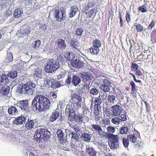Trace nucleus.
Segmentation results:
<instances>
[{
	"mask_svg": "<svg viewBox=\"0 0 156 156\" xmlns=\"http://www.w3.org/2000/svg\"><path fill=\"white\" fill-rule=\"evenodd\" d=\"M51 105L49 99L43 95L36 96L31 103V108L33 110L42 112L48 110Z\"/></svg>",
	"mask_w": 156,
	"mask_h": 156,
	"instance_id": "1",
	"label": "nucleus"
},
{
	"mask_svg": "<svg viewBox=\"0 0 156 156\" xmlns=\"http://www.w3.org/2000/svg\"><path fill=\"white\" fill-rule=\"evenodd\" d=\"M17 87V91L21 94H29L32 95L34 91L35 84L31 82H27L22 84Z\"/></svg>",
	"mask_w": 156,
	"mask_h": 156,
	"instance_id": "2",
	"label": "nucleus"
},
{
	"mask_svg": "<svg viewBox=\"0 0 156 156\" xmlns=\"http://www.w3.org/2000/svg\"><path fill=\"white\" fill-rule=\"evenodd\" d=\"M9 76L3 74L1 76H0V96L3 95H7L10 91V87H7L6 88L4 87L3 85H7L9 82Z\"/></svg>",
	"mask_w": 156,
	"mask_h": 156,
	"instance_id": "3",
	"label": "nucleus"
},
{
	"mask_svg": "<svg viewBox=\"0 0 156 156\" xmlns=\"http://www.w3.org/2000/svg\"><path fill=\"white\" fill-rule=\"evenodd\" d=\"M51 134L50 132L47 129L39 128L37 129L34 135L36 139L39 140L42 142V140L47 141L50 137Z\"/></svg>",
	"mask_w": 156,
	"mask_h": 156,
	"instance_id": "4",
	"label": "nucleus"
},
{
	"mask_svg": "<svg viewBox=\"0 0 156 156\" xmlns=\"http://www.w3.org/2000/svg\"><path fill=\"white\" fill-rule=\"evenodd\" d=\"M59 67V62H56L53 59H50L47 63L44 69L47 73H52L58 69Z\"/></svg>",
	"mask_w": 156,
	"mask_h": 156,
	"instance_id": "5",
	"label": "nucleus"
},
{
	"mask_svg": "<svg viewBox=\"0 0 156 156\" xmlns=\"http://www.w3.org/2000/svg\"><path fill=\"white\" fill-rule=\"evenodd\" d=\"M66 113L69 115L68 119L70 121H74L76 116V111L72 104L67 105L66 109Z\"/></svg>",
	"mask_w": 156,
	"mask_h": 156,
	"instance_id": "6",
	"label": "nucleus"
},
{
	"mask_svg": "<svg viewBox=\"0 0 156 156\" xmlns=\"http://www.w3.org/2000/svg\"><path fill=\"white\" fill-rule=\"evenodd\" d=\"M101 83L100 88L102 90L105 92L110 91V88L112 87V83L108 79H104L101 80Z\"/></svg>",
	"mask_w": 156,
	"mask_h": 156,
	"instance_id": "7",
	"label": "nucleus"
},
{
	"mask_svg": "<svg viewBox=\"0 0 156 156\" xmlns=\"http://www.w3.org/2000/svg\"><path fill=\"white\" fill-rule=\"evenodd\" d=\"M53 15L55 20L58 22H62L66 19V15L65 12L63 10H55Z\"/></svg>",
	"mask_w": 156,
	"mask_h": 156,
	"instance_id": "8",
	"label": "nucleus"
},
{
	"mask_svg": "<svg viewBox=\"0 0 156 156\" xmlns=\"http://www.w3.org/2000/svg\"><path fill=\"white\" fill-rule=\"evenodd\" d=\"M28 104V100H22L18 101L16 104V106L19 107L23 111L28 113L30 110Z\"/></svg>",
	"mask_w": 156,
	"mask_h": 156,
	"instance_id": "9",
	"label": "nucleus"
},
{
	"mask_svg": "<svg viewBox=\"0 0 156 156\" xmlns=\"http://www.w3.org/2000/svg\"><path fill=\"white\" fill-rule=\"evenodd\" d=\"M109 137L110 139V146L112 149H116L119 146L118 136V135L114 134H109Z\"/></svg>",
	"mask_w": 156,
	"mask_h": 156,
	"instance_id": "10",
	"label": "nucleus"
},
{
	"mask_svg": "<svg viewBox=\"0 0 156 156\" xmlns=\"http://www.w3.org/2000/svg\"><path fill=\"white\" fill-rule=\"evenodd\" d=\"M30 28L29 26L24 25L21 27L20 30L17 33V35L20 36V34L23 37H26L30 34Z\"/></svg>",
	"mask_w": 156,
	"mask_h": 156,
	"instance_id": "11",
	"label": "nucleus"
},
{
	"mask_svg": "<svg viewBox=\"0 0 156 156\" xmlns=\"http://www.w3.org/2000/svg\"><path fill=\"white\" fill-rule=\"evenodd\" d=\"M91 129L92 131L97 132L101 137H104L105 134H107L103 130L100 124H93L91 125Z\"/></svg>",
	"mask_w": 156,
	"mask_h": 156,
	"instance_id": "12",
	"label": "nucleus"
},
{
	"mask_svg": "<svg viewBox=\"0 0 156 156\" xmlns=\"http://www.w3.org/2000/svg\"><path fill=\"white\" fill-rule=\"evenodd\" d=\"M66 46L64 41L61 39H59L55 42V48L58 51H62L65 49Z\"/></svg>",
	"mask_w": 156,
	"mask_h": 156,
	"instance_id": "13",
	"label": "nucleus"
},
{
	"mask_svg": "<svg viewBox=\"0 0 156 156\" xmlns=\"http://www.w3.org/2000/svg\"><path fill=\"white\" fill-rule=\"evenodd\" d=\"M71 64L73 67L76 69L83 68L85 66L84 62L79 59L73 60L71 61Z\"/></svg>",
	"mask_w": 156,
	"mask_h": 156,
	"instance_id": "14",
	"label": "nucleus"
},
{
	"mask_svg": "<svg viewBox=\"0 0 156 156\" xmlns=\"http://www.w3.org/2000/svg\"><path fill=\"white\" fill-rule=\"evenodd\" d=\"M37 125V122L36 119L30 120L29 118L27 122L25 124V126L27 130H29L35 128Z\"/></svg>",
	"mask_w": 156,
	"mask_h": 156,
	"instance_id": "15",
	"label": "nucleus"
},
{
	"mask_svg": "<svg viewBox=\"0 0 156 156\" xmlns=\"http://www.w3.org/2000/svg\"><path fill=\"white\" fill-rule=\"evenodd\" d=\"M111 108L113 115L115 116L119 115L122 112V108L119 105H116L112 106Z\"/></svg>",
	"mask_w": 156,
	"mask_h": 156,
	"instance_id": "16",
	"label": "nucleus"
},
{
	"mask_svg": "<svg viewBox=\"0 0 156 156\" xmlns=\"http://www.w3.org/2000/svg\"><path fill=\"white\" fill-rule=\"evenodd\" d=\"M97 144L98 148L104 154L107 152V145L106 143L100 141L97 142Z\"/></svg>",
	"mask_w": 156,
	"mask_h": 156,
	"instance_id": "17",
	"label": "nucleus"
},
{
	"mask_svg": "<svg viewBox=\"0 0 156 156\" xmlns=\"http://www.w3.org/2000/svg\"><path fill=\"white\" fill-rule=\"evenodd\" d=\"M27 119L23 116L16 118L13 121V123L16 125H22L25 123Z\"/></svg>",
	"mask_w": 156,
	"mask_h": 156,
	"instance_id": "18",
	"label": "nucleus"
},
{
	"mask_svg": "<svg viewBox=\"0 0 156 156\" xmlns=\"http://www.w3.org/2000/svg\"><path fill=\"white\" fill-rule=\"evenodd\" d=\"M108 105H112L115 104L117 102V98L115 95L113 94L109 95L108 96Z\"/></svg>",
	"mask_w": 156,
	"mask_h": 156,
	"instance_id": "19",
	"label": "nucleus"
},
{
	"mask_svg": "<svg viewBox=\"0 0 156 156\" xmlns=\"http://www.w3.org/2000/svg\"><path fill=\"white\" fill-rule=\"evenodd\" d=\"M80 77L83 79V81H89L91 82L93 76L88 73H84L80 74Z\"/></svg>",
	"mask_w": 156,
	"mask_h": 156,
	"instance_id": "20",
	"label": "nucleus"
},
{
	"mask_svg": "<svg viewBox=\"0 0 156 156\" xmlns=\"http://www.w3.org/2000/svg\"><path fill=\"white\" fill-rule=\"evenodd\" d=\"M130 126L129 125H125L122 127L120 130V133L122 134H127L131 131Z\"/></svg>",
	"mask_w": 156,
	"mask_h": 156,
	"instance_id": "21",
	"label": "nucleus"
},
{
	"mask_svg": "<svg viewBox=\"0 0 156 156\" xmlns=\"http://www.w3.org/2000/svg\"><path fill=\"white\" fill-rule=\"evenodd\" d=\"M70 46L72 49L75 51H79L80 44L76 41H71L70 43Z\"/></svg>",
	"mask_w": 156,
	"mask_h": 156,
	"instance_id": "22",
	"label": "nucleus"
},
{
	"mask_svg": "<svg viewBox=\"0 0 156 156\" xmlns=\"http://www.w3.org/2000/svg\"><path fill=\"white\" fill-rule=\"evenodd\" d=\"M100 97L101 96H100L98 98H97L95 99V105L94 108V110L95 111L96 109H97V110L98 111L101 110L100 105L102 103V101Z\"/></svg>",
	"mask_w": 156,
	"mask_h": 156,
	"instance_id": "23",
	"label": "nucleus"
},
{
	"mask_svg": "<svg viewBox=\"0 0 156 156\" xmlns=\"http://www.w3.org/2000/svg\"><path fill=\"white\" fill-rule=\"evenodd\" d=\"M54 81V80L53 79L49 77H47L45 79L44 84L46 87H48L51 86L52 87H53L52 84Z\"/></svg>",
	"mask_w": 156,
	"mask_h": 156,
	"instance_id": "24",
	"label": "nucleus"
},
{
	"mask_svg": "<svg viewBox=\"0 0 156 156\" xmlns=\"http://www.w3.org/2000/svg\"><path fill=\"white\" fill-rule=\"evenodd\" d=\"M59 114V112L58 111L55 110V112H52L50 116V121L53 122L56 120L58 117Z\"/></svg>",
	"mask_w": 156,
	"mask_h": 156,
	"instance_id": "25",
	"label": "nucleus"
},
{
	"mask_svg": "<svg viewBox=\"0 0 156 156\" xmlns=\"http://www.w3.org/2000/svg\"><path fill=\"white\" fill-rule=\"evenodd\" d=\"M81 81L80 78L76 75H73L72 76V83L75 86H76Z\"/></svg>",
	"mask_w": 156,
	"mask_h": 156,
	"instance_id": "26",
	"label": "nucleus"
},
{
	"mask_svg": "<svg viewBox=\"0 0 156 156\" xmlns=\"http://www.w3.org/2000/svg\"><path fill=\"white\" fill-rule=\"evenodd\" d=\"M137 137L133 134H131L127 136V139L130 141L132 143L135 144V145H136L138 143L137 141Z\"/></svg>",
	"mask_w": 156,
	"mask_h": 156,
	"instance_id": "27",
	"label": "nucleus"
},
{
	"mask_svg": "<svg viewBox=\"0 0 156 156\" xmlns=\"http://www.w3.org/2000/svg\"><path fill=\"white\" fill-rule=\"evenodd\" d=\"M8 112L10 115H15L18 113V112L15 107L12 106L9 108Z\"/></svg>",
	"mask_w": 156,
	"mask_h": 156,
	"instance_id": "28",
	"label": "nucleus"
},
{
	"mask_svg": "<svg viewBox=\"0 0 156 156\" xmlns=\"http://www.w3.org/2000/svg\"><path fill=\"white\" fill-rule=\"evenodd\" d=\"M23 10L21 8H17L14 12V16L15 18H19L22 16Z\"/></svg>",
	"mask_w": 156,
	"mask_h": 156,
	"instance_id": "29",
	"label": "nucleus"
},
{
	"mask_svg": "<svg viewBox=\"0 0 156 156\" xmlns=\"http://www.w3.org/2000/svg\"><path fill=\"white\" fill-rule=\"evenodd\" d=\"M81 137L82 139L85 141L88 142L90 140L91 138V136L88 133H82L81 134Z\"/></svg>",
	"mask_w": 156,
	"mask_h": 156,
	"instance_id": "30",
	"label": "nucleus"
},
{
	"mask_svg": "<svg viewBox=\"0 0 156 156\" xmlns=\"http://www.w3.org/2000/svg\"><path fill=\"white\" fill-rule=\"evenodd\" d=\"M106 129L108 133H107L106 134L109 138V134H113V133H114L115 131V128L111 126H109Z\"/></svg>",
	"mask_w": 156,
	"mask_h": 156,
	"instance_id": "31",
	"label": "nucleus"
},
{
	"mask_svg": "<svg viewBox=\"0 0 156 156\" xmlns=\"http://www.w3.org/2000/svg\"><path fill=\"white\" fill-rule=\"evenodd\" d=\"M78 8L76 6H74L71 7L70 9V12L69 13V17L72 18L75 15L76 12L78 11Z\"/></svg>",
	"mask_w": 156,
	"mask_h": 156,
	"instance_id": "32",
	"label": "nucleus"
},
{
	"mask_svg": "<svg viewBox=\"0 0 156 156\" xmlns=\"http://www.w3.org/2000/svg\"><path fill=\"white\" fill-rule=\"evenodd\" d=\"M64 57L66 60L68 61H72L74 60L73 59L75 58V56L72 53H66L64 54Z\"/></svg>",
	"mask_w": 156,
	"mask_h": 156,
	"instance_id": "33",
	"label": "nucleus"
},
{
	"mask_svg": "<svg viewBox=\"0 0 156 156\" xmlns=\"http://www.w3.org/2000/svg\"><path fill=\"white\" fill-rule=\"evenodd\" d=\"M13 57L12 53L7 52V57L4 60V62L6 63H9L12 61Z\"/></svg>",
	"mask_w": 156,
	"mask_h": 156,
	"instance_id": "34",
	"label": "nucleus"
},
{
	"mask_svg": "<svg viewBox=\"0 0 156 156\" xmlns=\"http://www.w3.org/2000/svg\"><path fill=\"white\" fill-rule=\"evenodd\" d=\"M71 140L73 141H76L78 143L80 139L77 134L74 132H72L71 135Z\"/></svg>",
	"mask_w": 156,
	"mask_h": 156,
	"instance_id": "35",
	"label": "nucleus"
},
{
	"mask_svg": "<svg viewBox=\"0 0 156 156\" xmlns=\"http://www.w3.org/2000/svg\"><path fill=\"white\" fill-rule=\"evenodd\" d=\"M87 151L90 156H96L97 152L91 147H89L87 149Z\"/></svg>",
	"mask_w": 156,
	"mask_h": 156,
	"instance_id": "36",
	"label": "nucleus"
},
{
	"mask_svg": "<svg viewBox=\"0 0 156 156\" xmlns=\"http://www.w3.org/2000/svg\"><path fill=\"white\" fill-rule=\"evenodd\" d=\"M42 70L40 69H36L35 70L34 77L35 78L37 79L41 77Z\"/></svg>",
	"mask_w": 156,
	"mask_h": 156,
	"instance_id": "37",
	"label": "nucleus"
},
{
	"mask_svg": "<svg viewBox=\"0 0 156 156\" xmlns=\"http://www.w3.org/2000/svg\"><path fill=\"white\" fill-rule=\"evenodd\" d=\"M95 5L94 1H89L88 2L87 5L85 6L84 10L86 11L88 10L90 8L94 7Z\"/></svg>",
	"mask_w": 156,
	"mask_h": 156,
	"instance_id": "38",
	"label": "nucleus"
},
{
	"mask_svg": "<svg viewBox=\"0 0 156 156\" xmlns=\"http://www.w3.org/2000/svg\"><path fill=\"white\" fill-rule=\"evenodd\" d=\"M90 53L94 55H97L99 52L100 50L99 48L98 47H96L93 46L90 49Z\"/></svg>",
	"mask_w": 156,
	"mask_h": 156,
	"instance_id": "39",
	"label": "nucleus"
},
{
	"mask_svg": "<svg viewBox=\"0 0 156 156\" xmlns=\"http://www.w3.org/2000/svg\"><path fill=\"white\" fill-rule=\"evenodd\" d=\"M82 108L83 110V115L85 116H87L91 113V112L90 111L89 108L87 107L86 106H83Z\"/></svg>",
	"mask_w": 156,
	"mask_h": 156,
	"instance_id": "40",
	"label": "nucleus"
},
{
	"mask_svg": "<svg viewBox=\"0 0 156 156\" xmlns=\"http://www.w3.org/2000/svg\"><path fill=\"white\" fill-rule=\"evenodd\" d=\"M73 128L74 130L76 132V133L80 134V133L82 134V133L83 132V130H82L83 128H81L78 127L77 125H75L73 127Z\"/></svg>",
	"mask_w": 156,
	"mask_h": 156,
	"instance_id": "41",
	"label": "nucleus"
},
{
	"mask_svg": "<svg viewBox=\"0 0 156 156\" xmlns=\"http://www.w3.org/2000/svg\"><path fill=\"white\" fill-rule=\"evenodd\" d=\"M89 93L92 96L96 95L99 93V90L95 87H93L91 89Z\"/></svg>",
	"mask_w": 156,
	"mask_h": 156,
	"instance_id": "42",
	"label": "nucleus"
},
{
	"mask_svg": "<svg viewBox=\"0 0 156 156\" xmlns=\"http://www.w3.org/2000/svg\"><path fill=\"white\" fill-rule=\"evenodd\" d=\"M74 108L75 109V111L79 109L81 107V102L80 101H78L77 102H75L72 103Z\"/></svg>",
	"mask_w": 156,
	"mask_h": 156,
	"instance_id": "43",
	"label": "nucleus"
},
{
	"mask_svg": "<svg viewBox=\"0 0 156 156\" xmlns=\"http://www.w3.org/2000/svg\"><path fill=\"white\" fill-rule=\"evenodd\" d=\"M8 75L10 78L14 79L17 76V72L16 71H11L8 74Z\"/></svg>",
	"mask_w": 156,
	"mask_h": 156,
	"instance_id": "44",
	"label": "nucleus"
},
{
	"mask_svg": "<svg viewBox=\"0 0 156 156\" xmlns=\"http://www.w3.org/2000/svg\"><path fill=\"white\" fill-rule=\"evenodd\" d=\"M41 43V41L39 40H37L36 41L34 42L33 43V47L36 49L39 48L40 46Z\"/></svg>",
	"mask_w": 156,
	"mask_h": 156,
	"instance_id": "45",
	"label": "nucleus"
},
{
	"mask_svg": "<svg viewBox=\"0 0 156 156\" xmlns=\"http://www.w3.org/2000/svg\"><path fill=\"white\" fill-rule=\"evenodd\" d=\"M66 132V131H65V129H63V130H59L57 131L56 133L59 140L60 138H61L64 133H65Z\"/></svg>",
	"mask_w": 156,
	"mask_h": 156,
	"instance_id": "46",
	"label": "nucleus"
},
{
	"mask_svg": "<svg viewBox=\"0 0 156 156\" xmlns=\"http://www.w3.org/2000/svg\"><path fill=\"white\" fill-rule=\"evenodd\" d=\"M93 46L98 47L99 48L101 45V43L100 41L98 40H96L94 41L93 43Z\"/></svg>",
	"mask_w": 156,
	"mask_h": 156,
	"instance_id": "47",
	"label": "nucleus"
},
{
	"mask_svg": "<svg viewBox=\"0 0 156 156\" xmlns=\"http://www.w3.org/2000/svg\"><path fill=\"white\" fill-rule=\"evenodd\" d=\"M112 122L114 124L119 125L121 122V121L119 118L115 117L112 119Z\"/></svg>",
	"mask_w": 156,
	"mask_h": 156,
	"instance_id": "48",
	"label": "nucleus"
},
{
	"mask_svg": "<svg viewBox=\"0 0 156 156\" xmlns=\"http://www.w3.org/2000/svg\"><path fill=\"white\" fill-rule=\"evenodd\" d=\"M135 26L137 32H141L143 29V27L140 24L135 23Z\"/></svg>",
	"mask_w": 156,
	"mask_h": 156,
	"instance_id": "49",
	"label": "nucleus"
},
{
	"mask_svg": "<svg viewBox=\"0 0 156 156\" xmlns=\"http://www.w3.org/2000/svg\"><path fill=\"white\" fill-rule=\"evenodd\" d=\"M147 5L144 4L139 7V10L142 12H145L147 11Z\"/></svg>",
	"mask_w": 156,
	"mask_h": 156,
	"instance_id": "50",
	"label": "nucleus"
},
{
	"mask_svg": "<svg viewBox=\"0 0 156 156\" xmlns=\"http://www.w3.org/2000/svg\"><path fill=\"white\" fill-rule=\"evenodd\" d=\"M131 86V91L133 93H135L137 90L136 87L134 82L131 81L130 83Z\"/></svg>",
	"mask_w": 156,
	"mask_h": 156,
	"instance_id": "51",
	"label": "nucleus"
},
{
	"mask_svg": "<svg viewBox=\"0 0 156 156\" xmlns=\"http://www.w3.org/2000/svg\"><path fill=\"white\" fill-rule=\"evenodd\" d=\"M97 9L94 8V9L90 10L88 12V15L89 17H91L94 14H96L97 12Z\"/></svg>",
	"mask_w": 156,
	"mask_h": 156,
	"instance_id": "52",
	"label": "nucleus"
},
{
	"mask_svg": "<svg viewBox=\"0 0 156 156\" xmlns=\"http://www.w3.org/2000/svg\"><path fill=\"white\" fill-rule=\"evenodd\" d=\"M95 111V120L96 121H98L99 120L100 118V115L99 114V112L100 111H98L97 110V109H96V111Z\"/></svg>",
	"mask_w": 156,
	"mask_h": 156,
	"instance_id": "53",
	"label": "nucleus"
},
{
	"mask_svg": "<svg viewBox=\"0 0 156 156\" xmlns=\"http://www.w3.org/2000/svg\"><path fill=\"white\" fill-rule=\"evenodd\" d=\"M75 31L76 35L81 36L83 32V30L81 28H77L76 29Z\"/></svg>",
	"mask_w": 156,
	"mask_h": 156,
	"instance_id": "54",
	"label": "nucleus"
},
{
	"mask_svg": "<svg viewBox=\"0 0 156 156\" xmlns=\"http://www.w3.org/2000/svg\"><path fill=\"white\" fill-rule=\"evenodd\" d=\"M119 118L121 121H124L127 119L125 113L122 114Z\"/></svg>",
	"mask_w": 156,
	"mask_h": 156,
	"instance_id": "55",
	"label": "nucleus"
},
{
	"mask_svg": "<svg viewBox=\"0 0 156 156\" xmlns=\"http://www.w3.org/2000/svg\"><path fill=\"white\" fill-rule=\"evenodd\" d=\"M67 136L66 135L65 133H64V134H63L61 138L60 139V142H63L64 143L66 142L67 141Z\"/></svg>",
	"mask_w": 156,
	"mask_h": 156,
	"instance_id": "56",
	"label": "nucleus"
},
{
	"mask_svg": "<svg viewBox=\"0 0 156 156\" xmlns=\"http://www.w3.org/2000/svg\"><path fill=\"white\" fill-rule=\"evenodd\" d=\"M46 26L44 24H42L41 25H40L39 26V32L41 33V32H42L43 31H44V32H45V30L46 28Z\"/></svg>",
	"mask_w": 156,
	"mask_h": 156,
	"instance_id": "57",
	"label": "nucleus"
},
{
	"mask_svg": "<svg viewBox=\"0 0 156 156\" xmlns=\"http://www.w3.org/2000/svg\"><path fill=\"white\" fill-rule=\"evenodd\" d=\"M64 103V101H60L59 102V103L58 105L57 108L55 110L57 111H60L62 110V105Z\"/></svg>",
	"mask_w": 156,
	"mask_h": 156,
	"instance_id": "58",
	"label": "nucleus"
},
{
	"mask_svg": "<svg viewBox=\"0 0 156 156\" xmlns=\"http://www.w3.org/2000/svg\"><path fill=\"white\" fill-rule=\"evenodd\" d=\"M104 113H105L107 116L109 117H111L112 115H113L112 113V114L110 112V110L107 108L105 109V110H104Z\"/></svg>",
	"mask_w": 156,
	"mask_h": 156,
	"instance_id": "59",
	"label": "nucleus"
},
{
	"mask_svg": "<svg viewBox=\"0 0 156 156\" xmlns=\"http://www.w3.org/2000/svg\"><path fill=\"white\" fill-rule=\"evenodd\" d=\"M130 15L129 12L128 11H126V20L128 23H129L130 21Z\"/></svg>",
	"mask_w": 156,
	"mask_h": 156,
	"instance_id": "60",
	"label": "nucleus"
},
{
	"mask_svg": "<svg viewBox=\"0 0 156 156\" xmlns=\"http://www.w3.org/2000/svg\"><path fill=\"white\" fill-rule=\"evenodd\" d=\"M131 70L133 71L137 70L138 68V65L135 63H133L131 66Z\"/></svg>",
	"mask_w": 156,
	"mask_h": 156,
	"instance_id": "61",
	"label": "nucleus"
},
{
	"mask_svg": "<svg viewBox=\"0 0 156 156\" xmlns=\"http://www.w3.org/2000/svg\"><path fill=\"white\" fill-rule=\"evenodd\" d=\"M129 141L128 139L127 140L126 139H123V143L125 147H128L129 144Z\"/></svg>",
	"mask_w": 156,
	"mask_h": 156,
	"instance_id": "62",
	"label": "nucleus"
},
{
	"mask_svg": "<svg viewBox=\"0 0 156 156\" xmlns=\"http://www.w3.org/2000/svg\"><path fill=\"white\" fill-rule=\"evenodd\" d=\"M76 120L78 122L80 123L83 122V117L81 115H79L77 117Z\"/></svg>",
	"mask_w": 156,
	"mask_h": 156,
	"instance_id": "63",
	"label": "nucleus"
},
{
	"mask_svg": "<svg viewBox=\"0 0 156 156\" xmlns=\"http://www.w3.org/2000/svg\"><path fill=\"white\" fill-rule=\"evenodd\" d=\"M62 56L61 54H59L57 55V61L56 62H58L60 61H62Z\"/></svg>",
	"mask_w": 156,
	"mask_h": 156,
	"instance_id": "64",
	"label": "nucleus"
}]
</instances>
